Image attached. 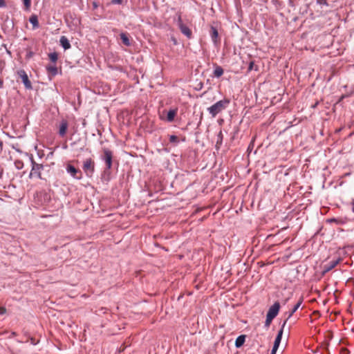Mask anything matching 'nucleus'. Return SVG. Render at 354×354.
Masks as SVG:
<instances>
[{
    "mask_svg": "<svg viewBox=\"0 0 354 354\" xmlns=\"http://www.w3.org/2000/svg\"><path fill=\"white\" fill-rule=\"evenodd\" d=\"M230 100L227 99H223L222 100H220L209 107L207 109V111H209V114L214 118L216 115L221 112L223 110H224L229 104Z\"/></svg>",
    "mask_w": 354,
    "mask_h": 354,
    "instance_id": "1",
    "label": "nucleus"
},
{
    "mask_svg": "<svg viewBox=\"0 0 354 354\" xmlns=\"http://www.w3.org/2000/svg\"><path fill=\"white\" fill-rule=\"evenodd\" d=\"M84 171L87 176H91L95 171V162L89 158L84 160L82 166Z\"/></svg>",
    "mask_w": 354,
    "mask_h": 354,
    "instance_id": "2",
    "label": "nucleus"
},
{
    "mask_svg": "<svg viewBox=\"0 0 354 354\" xmlns=\"http://www.w3.org/2000/svg\"><path fill=\"white\" fill-rule=\"evenodd\" d=\"M286 322H287V320H285L281 326V328L278 331L277 335L274 342V345H273V347H272V349L271 351V354H276V352H277V351L279 346V344L281 343V338H282V335H283V328L285 327V325L286 324Z\"/></svg>",
    "mask_w": 354,
    "mask_h": 354,
    "instance_id": "3",
    "label": "nucleus"
},
{
    "mask_svg": "<svg viewBox=\"0 0 354 354\" xmlns=\"http://www.w3.org/2000/svg\"><path fill=\"white\" fill-rule=\"evenodd\" d=\"M102 160L106 163V167L107 169H110L112 167V158H113V153L111 151H110L107 148L103 149V155L102 157Z\"/></svg>",
    "mask_w": 354,
    "mask_h": 354,
    "instance_id": "4",
    "label": "nucleus"
},
{
    "mask_svg": "<svg viewBox=\"0 0 354 354\" xmlns=\"http://www.w3.org/2000/svg\"><path fill=\"white\" fill-rule=\"evenodd\" d=\"M18 76L21 79L24 86L27 89H32V84L28 79V75L24 70H19L17 71Z\"/></svg>",
    "mask_w": 354,
    "mask_h": 354,
    "instance_id": "5",
    "label": "nucleus"
},
{
    "mask_svg": "<svg viewBox=\"0 0 354 354\" xmlns=\"http://www.w3.org/2000/svg\"><path fill=\"white\" fill-rule=\"evenodd\" d=\"M32 167L30 174V177L36 176L39 178H41V171L43 169V165L37 164L33 160L32 161Z\"/></svg>",
    "mask_w": 354,
    "mask_h": 354,
    "instance_id": "6",
    "label": "nucleus"
},
{
    "mask_svg": "<svg viewBox=\"0 0 354 354\" xmlns=\"http://www.w3.org/2000/svg\"><path fill=\"white\" fill-rule=\"evenodd\" d=\"M178 25L180 28L181 32L185 35L187 38L190 39L192 36V30L187 27L185 24L183 23L182 19L180 17H178Z\"/></svg>",
    "mask_w": 354,
    "mask_h": 354,
    "instance_id": "7",
    "label": "nucleus"
},
{
    "mask_svg": "<svg viewBox=\"0 0 354 354\" xmlns=\"http://www.w3.org/2000/svg\"><path fill=\"white\" fill-rule=\"evenodd\" d=\"M66 171L71 176L76 179H81L82 178V171L71 164L67 165Z\"/></svg>",
    "mask_w": 354,
    "mask_h": 354,
    "instance_id": "8",
    "label": "nucleus"
},
{
    "mask_svg": "<svg viewBox=\"0 0 354 354\" xmlns=\"http://www.w3.org/2000/svg\"><path fill=\"white\" fill-rule=\"evenodd\" d=\"M279 309H280V304H279V302L276 301L268 309L267 315L272 317L273 318H275L279 313Z\"/></svg>",
    "mask_w": 354,
    "mask_h": 354,
    "instance_id": "9",
    "label": "nucleus"
},
{
    "mask_svg": "<svg viewBox=\"0 0 354 354\" xmlns=\"http://www.w3.org/2000/svg\"><path fill=\"white\" fill-rule=\"evenodd\" d=\"M68 127V122L65 120H62L59 124V132H58L59 135L61 137L65 136V135L67 132Z\"/></svg>",
    "mask_w": 354,
    "mask_h": 354,
    "instance_id": "10",
    "label": "nucleus"
},
{
    "mask_svg": "<svg viewBox=\"0 0 354 354\" xmlns=\"http://www.w3.org/2000/svg\"><path fill=\"white\" fill-rule=\"evenodd\" d=\"M177 113H178V108L170 109L167 112V121L169 122H173L174 120L176 115H177Z\"/></svg>",
    "mask_w": 354,
    "mask_h": 354,
    "instance_id": "11",
    "label": "nucleus"
},
{
    "mask_svg": "<svg viewBox=\"0 0 354 354\" xmlns=\"http://www.w3.org/2000/svg\"><path fill=\"white\" fill-rule=\"evenodd\" d=\"M210 36L213 42L216 44L218 41V32L215 27L212 26L210 29Z\"/></svg>",
    "mask_w": 354,
    "mask_h": 354,
    "instance_id": "12",
    "label": "nucleus"
},
{
    "mask_svg": "<svg viewBox=\"0 0 354 354\" xmlns=\"http://www.w3.org/2000/svg\"><path fill=\"white\" fill-rule=\"evenodd\" d=\"M59 42L60 45L64 48V50H68L71 47L68 39L65 36H62L60 37Z\"/></svg>",
    "mask_w": 354,
    "mask_h": 354,
    "instance_id": "13",
    "label": "nucleus"
},
{
    "mask_svg": "<svg viewBox=\"0 0 354 354\" xmlns=\"http://www.w3.org/2000/svg\"><path fill=\"white\" fill-rule=\"evenodd\" d=\"M302 301L303 299L300 298L297 303L295 305L292 310L289 313L288 317L286 320L290 318L292 316V315L297 310V309L301 306Z\"/></svg>",
    "mask_w": 354,
    "mask_h": 354,
    "instance_id": "14",
    "label": "nucleus"
},
{
    "mask_svg": "<svg viewBox=\"0 0 354 354\" xmlns=\"http://www.w3.org/2000/svg\"><path fill=\"white\" fill-rule=\"evenodd\" d=\"M340 259H338L337 260L331 261H330L326 266V272L330 271L333 268H334L339 262Z\"/></svg>",
    "mask_w": 354,
    "mask_h": 354,
    "instance_id": "15",
    "label": "nucleus"
},
{
    "mask_svg": "<svg viewBox=\"0 0 354 354\" xmlns=\"http://www.w3.org/2000/svg\"><path fill=\"white\" fill-rule=\"evenodd\" d=\"M245 336L242 335L239 336L235 341V346L236 348H240L242 346L245 342Z\"/></svg>",
    "mask_w": 354,
    "mask_h": 354,
    "instance_id": "16",
    "label": "nucleus"
},
{
    "mask_svg": "<svg viewBox=\"0 0 354 354\" xmlns=\"http://www.w3.org/2000/svg\"><path fill=\"white\" fill-rule=\"evenodd\" d=\"M47 71L49 75L55 76L57 73V68L55 65H49L46 66Z\"/></svg>",
    "mask_w": 354,
    "mask_h": 354,
    "instance_id": "17",
    "label": "nucleus"
},
{
    "mask_svg": "<svg viewBox=\"0 0 354 354\" xmlns=\"http://www.w3.org/2000/svg\"><path fill=\"white\" fill-rule=\"evenodd\" d=\"M120 39H122V43L126 46H129L131 45V43H130V40L128 37V35L127 34L124 33V32H122L120 35Z\"/></svg>",
    "mask_w": 354,
    "mask_h": 354,
    "instance_id": "18",
    "label": "nucleus"
},
{
    "mask_svg": "<svg viewBox=\"0 0 354 354\" xmlns=\"http://www.w3.org/2000/svg\"><path fill=\"white\" fill-rule=\"evenodd\" d=\"M29 21L31 24H32L34 28H37L39 27L38 19L36 15H32L29 19Z\"/></svg>",
    "mask_w": 354,
    "mask_h": 354,
    "instance_id": "19",
    "label": "nucleus"
},
{
    "mask_svg": "<svg viewBox=\"0 0 354 354\" xmlns=\"http://www.w3.org/2000/svg\"><path fill=\"white\" fill-rule=\"evenodd\" d=\"M224 73L223 69L220 66H216L214 71V75L216 77H220Z\"/></svg>",
    "mask_w": 354,
    "mask_h": 354,
    "instance_id": "20",
    "label": "nucleus"
},
{
    "mask_svg": "<svg viewBox=\"0 0 354 354\" xmlns=\"http://www.w3.org/2000/svg\"><path fill=\"white\" fill-rule=\"evenodd\" d=\"M48 57H49L50 60L53 63H55L58 59V55L56 53H50L48 55Z\"/></svg>",
    "mask_w": 354,
    "mask_h": 354,
    "instance_id": "21",
    "label": "nucleus"
},
{
    "mask_svg": "<svg viewBox=\"0 0 354 354\" xmlns=\"http://www.w3.org/2000/svg\"><path fill=\"white\" fill-rule=\"evenodd\" d=\"M274 318L270 317L268 315H266V319L265 322V327L268 328L270 326L271 322Z\"/></svg>",
    "mask_w": 354,
    "mask_h": 354,
    "instance_id": "22",
    "label": "nucleus"
},
{
    "mask_svg": "<svg viewBox=\"0 0 354 354\" xmlns=\"http://www.w3.org/2000/svg\"><path fill=\"white\" fill-rule=\"evenodd\" d=\"M223 141V133L222 131H220V132L218 134L217 136V140H216V145H221Z\"/></svg>",
    "mask_w": 354,
    "mask_h": 354,
    "instance_id": "23",
    "label": "nucleus"
},
{
    "mask_svg": "<svg viewBox=\"0 0 354 354\" xmlns=\"http://www.w3.org/2000/svg\"><path fill=\"white\" fill-rule=\"evenodd\" d=\"M169 142L172 143H178V138L176 136L171 135L169 136Z\"/></svg>",
    "mask_w": 354,
    "mask_h": 354,
    "instance_id": "24",
    "label": "nucleus"
},
{
    "mask_svg": "<svg viewBox=\"0 0 354 354\" xmlns=\"http://www.w3.org/2000/svg\"><path fill=\"white\" fill-rule=\"evenodd\" d=\"M26 10H29L31 5V0H23Z\"/></svg>",
    "mask_w": 354,
    "mask_h": 354,
    "instance_id": "25",
    "label": "nucleus"
},
{
    "mask_svg": "<svg viewBox=\"0 0 354 354\" xmlns=\"http://www.w3.org/2000/svg\"><path fill=\"white\" fill-rule=\"evenodd\" d=\"M317 3L320 5H328L326 0H317Z\"/></svg>",
    "mask_w": 354,
    "mask_h": 354,
    "instance_id": "26",
    "label": "nucleus"
},
{
    "mask_svg": "<svg viewBox=\"0 0 354 354\" xmlns=\"http://www.w3.org/2000/svg\"><path fill=\"white\" fill-rule=\"evenodd\" d=\"M6 313V308L5 307H0V315H4Z\"/></svg>",
    "mask_w": 354,
    "mask_h": 354,
    "instance_id": "27",
    "label": "nucleus"
},
{
    "mask_svg": "<svg viewBox=\"0 0 354 354\" xmlns=\"http://www.w3.org/2000/svg\"><path fill=\"white\" fill-rule=\"evenodd\" d=\"M253 66H254V62H250L249 64V66H248V71H252L253 69Z\"/></svg>",
    "mask_w": 354,
    "mask_h": 354,
    "instance_id": "28",
    "label": "nucleus"
},
{
    "mask_svg": "<svg viewBox=\"0 0 354 354\" xmlns=\"http://www.w3.org/2000/svg\"><path fill=\"white\" fill-rule=\"evenodd\" d=\"M6 6L4 0H0V8L5 7Z\"/></svg>",
    "mask_w": 354,
    "mask_h": 354,
    "instance_id": "29",
    "label": "nucleus"
},
{
    "mask_svg": "<svg viewBox=\"0 0 354 354\" xmlns=\"http://www.w3.org/2000/svg\"><path fill=\"white\" fill-rule=\"evenodd\" d=\"M122 2V0H112V3L115 4H121Z\"/></svg>",
    "mask_w": 354,
    "mask_h": 354,
    "instance_id": "30",
    "label": "nucleus"
},
{
    "mask_svg": "<svg viewBox=\"0 0 354 354\" xmlns=\"http://www.w3.org/2000/svg\"><path fill=\"white\" fill-rule=\"evenodd\" d=\"M17 335V333L15 332H12L10 336V337H12Z\"/></svg>",
    "mask_w": 354,
    "mask_h": 354,
    "instance_id": "31",
    "label": "nucleus"
},
{
    "mask_svg": "<svg viewBox=\"0 0 354 354\" xmlns=\"http://www.w3.org/2000/svg\"><path fill=\"white\" fill-rule=\"evenodd\" d=\"M329 222H337V220L335 218H331L328 220Z\"/></svg>",
    "mask_w": 354,
    "mask_h": 354,
    "instance_id": "32",
    "label": "nucleus"
},
{
    "mask_svg": "<svg viewBox=\"0 0 354 354\" xmlns=\"http://www.w3.org/2000/svg\"><path fill=\"white\" fill-rule=\"evenodd\" d=\"M3 80H1L0 79V88H1L3 86Z\"/></svg>",
    "mask_w": 354,
    "mask_h": 354,
    "instance_id": "33",
    "label": "nucleus"
},
{
    "mask_svg": "<svg viewBox=\"0 0 354 354\" xmlns=\"http://www.w3.org/2000/svg\"><path fill=\"white\" fill-rule=\"evenodd\" d=\"M31 343L32 344H36V343L35 342V340L32 338L31 339Z\"/></svg>",
    "mask_w": 354,
    "mask_h": 354,
    "instance_id": "34",
    "label": "nucleus"
},
{
    "mask_svg": "<svg viewBox=\"0 0 354 354\" xmlns=\"http://www.w3.org/2000/svg\"><path fill=\"white\" fill-rule=\"evenodd\" d=\"M19 166H20V164H18V165H17V167L19 168Z\"/></svg>",
    "mask_w": 354,
    "mask_h": 354,
    "instance_id": "35",
    "label": "nucleus"
},
{
    "mask_svg": "<svg viewBox=\"0 0 354 354\" xmlns=\"http://www.w3.org/2000/svg\"><path fill=\"white\" fill-rule=\"evenodd\" d=\"M19 166H20V164H18V165H17V167L19 168Z\"/></svg>",
    "mask_w": 354,
    "mask_h": 354,
    "instance_id": "36",
    "label": "nucleus"
},
{
    "mask_svg": "<svg viewBox=\"0 0 354 354\" xmlns=\"http://www.w3.org/2000/svg\"><path fill=\"white\" fill-rule=\"evenodd\" d=\"M19 166H20V164H18V165H17V167L19 168Z\"/></svg>",
    "mask_w": 354,
    "mask_h": 354,
    "instance_id": "37",
    "label": "nucleus"
}]
</instances>
